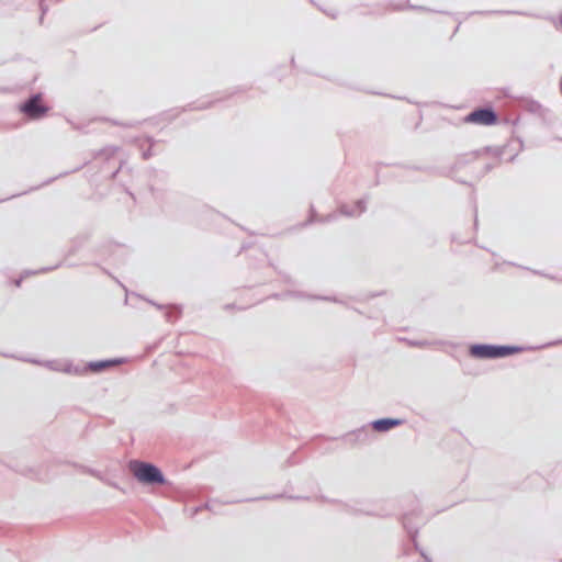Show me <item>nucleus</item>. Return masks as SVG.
Listing matches in <instances>:
<instances>
[{"label":"nucleus","mask_w":562,"mask_h":562,"mask_svg":"<svg viewBox=\"0 0 562 562\" xmlns=\"http://www.w3.org/2000/svg\"><path fill=\"white\" fill-rule=\"evenodd\" d=\"M403 423H404V420L403 419H398V418H381V419L373 420L370 424V426L375 431L385 432V431H389L390 429H392L394 427H397V426L402 425Z\"/></svg>","instance_id":"obj_7"},{"label":"nucleus","mask_w":562,"mask_h":562,"mask_svg":"<svg viewBox=\"0 0 562 562\" xmlns=\"http://www.w3.org/2000/svg\"><path fill=\"white\" fill-rule=\"evenodd\" d=\"M117 173V170H115L113 173H112V177L114 178Z\"/></svg>","instance_id":"obj_22"},{"label":"nucleus","mask_w":562,"mask_h":562,"mask_svg":"<svg viewBox=\"0 0 562 562\" xmlns=\"http://www.w3.org/2000/svg\"><path fill=\"white\" fill-rule=\"evenodd\" d=\"M540 108H541V105L538 102H535V101H532L529 104V110L532 111V112H537L538 110H540Z\"/></svg>","instance_id":"obj_11"},{"label":"nucleus","mask_w":562,"mask_h":562,"mask_svg":"<svg viewBox=\"0 0 562 562\" xmlns=\"http://www.w3.org/2000/svg\"><path fill=\"white\" fill-rule=\"evenodd\" d=\"M420 553H422V557H424V559L429 562L427 555L424 552H420Z\"/></svg>","instance_id":"obj_18"},{"label":"nucleus","mask_w":562,"mask_h":562,"mask_svg":"<svg viewBox=\"0 0 562 562\" xmlns=\"http://www.w3.org/2000/svg\"><path fill=\"white\" fill-rule=\"evenodd\" d=\"M464 168L471 178L479 179L487 173L492 169V166L488 164H481L474 155H465L458 158L450 173L457 181L461 183H468V179L458 178L456 172Z\"/></svg>","instance_id":"obj_1"},{"label":"nucleus","mask_w":562,"mask_h":562,"mask_svg":"<svg viewBox=\"0 0 562 562\" xmlns=\"http://www.w3.org/2000/svg\"><path fill=\"white\" fill-rule=\"evenodd\" d=\"M122 363V360L115 359V360H103V361H92L88 364V369L94 372H100L104 370L105 368L120 364Z\"/></svg>","instance_id":"obj_9"},{"label":"nucleus","mask_w":562,"mask_h":562,"mask_svg":"<svg viewBox=\"0 0 562 562\" xmlns=\"http://www.w3.org/2000/svg\"><path fill=\"white\" fill-rule=\"evenodd\" d=\"M177 317H178V315H175V316H173V313H172V312H170V311H168V312L166 313V318H167V321H168V322H173Z\"/></svg>","instance_id":"obj_12"},{"label":"nucleus","mask_w":562,"mask_h":562,"mask_svg":"<svg viewBox=\"0 0 562 562\" xmlns=\"http://www.w3.org/2000/svg\"><path fill=\"white\" fill-rule=\"evenodd\" d=\"M48 366H49V368H50V369H53V370H59L58 368L53 367V362H49V363H48Z\"/></svg>","instance_id":"obj_16"},{"label":"nucleus","mask_w":562,"mask_h":562,"mask_svg":"<svg viewBox=\"0 0 562 562\" xmlns=\"http://www.w3.org/2000/svg\"><path fill=\"white\" fill-rule=\"evenodd\" d=\"M151 151H150V147L147 149V150H144L142 156L144 159H148L149 157H151Z\"/></svg>","instance_id":"obj_14"},{"label":"nucleus","mask_w":562,"mask_h":562,"mask_svg":"<svg viewBox=\"0 0 562 562\" xmlns=\"http://www.w3.org/2000/svg\"><path fill=\"white\" fill-rule=\"evenodd\" d=\"M403 527L406 529V531L409 535V537L412 538L415 547L417 548V544H416L417 527L411 524V518H409L408 514H405L403 516Z\"/></svg>","instance_id":"obj_10"},{"label":"nucleus","mask_w":562,"mask_h":562,"mask_svg":"<svg viewBox=\"0 0 562 562\" xmlns=\"http://www.w3.org/2000/svg\"><path fill=\"white\" fill-rule=\"evenodd\" d=\"M366 201L364 200H358L355 204L348 205L342 204L339 207V212L346 216H359L366 211Z\"/></svg>","instance_id":"obj_8"},{"label":"nucleus","mask_w":562,"mask_h":562,"mask_svg":"<svg viewBox=\"0 0 562 562\" xmlns=\"http://www.w3.org/2000/svg\"><path fill=\"white\" fill-rule=\"evenodd\" d=\"M467 121L482 125H491L497 121V115L492 109H479L467 116Z\"/></svg>","instance_id":"obj_6"},{"label":"nucleus","mask_w":562,"mask_h":562,"mask_svg":"<svg viewBox=\"0 0 562 562\" xmlns=\"http://www.w3.org/2000/svg\"><path fill=\"white\" fill-rule=\"evenodd\" d=\"M20 284H21V279H19V280H16V281H15V285H16V286H20Z\"/></svg>","instance_id":"obj_19"},{"label":"nucleus","mask_w":562,"mask_h":562,"mask_svg":"<svg viewBox=\"0 0 562 562\" xmlns=\"http://www.w3.org/2000/svg\"><path fill=\"white\" fill-rule=\"evenodd\" d=\"M205 507L209 508L210 510H213V503H207Z\"/></svg>","instance_id":"obj_15"},{"label":"nucleus","mask_w":562,"mask_h":562,"mask_svg":"<svg viewBox=\"0 0 562 562\" xmlns=\"http://www.w3.org/2000/svg\"><path fill=\"white\" fill-rule=\"evenodd\" d=\"M372 432L369 426H362L353 431L347 432L341 437L346 445L357 446L370 441Z\"/></svg>","instance_id":"obj_5"},{"label":"nucleus","mask_w":562,"mask_h":562,"mask_svg":"<svg viewBox=\"0 0 562 562\" xmlns=\"http://www.w3.org/2000/svg\"><path fill=\"white\" fill-rule=\"evenodd\" d=\"M63 371L65 372H68V373H79V369L75 368L74 370L71 369V366H67L66 368L63 369Z\"/></svg>","instance_id":"obj_13"},{"label":"nucleus","mask_w":562,"mask_h":562,"mask_svg":"<svg viewBox=\"0 0 562 562\" xmlns=\"http://www.w3.org/2000/svg\"><path fill=\"white\" fill-rule=\"evenodd\" d=\"M49 270H50V268H44L41 271H49Z\"/></svg>","instance_id":"obj_21"},{"label":"nucleus","mask_w":562,"mask_h":562,"mask_svg":"<svg viewBox=\"0 0 562 562\" xmlns=\"http://www.w3.org/2000/svg\"><path fill=\"white\" fill-rule=\"evenodd\" d=\"M335 216H336L335 214H331L330 216H328V217L326 218V221H330V220H331V218H334Z\"/></svg>","instance_id":"obj_17"},{"label":"nucleus","mask_w":562,"mask_h":562,"mask_svg":"<svg viewBox=\"0 0 562 562\" xmlns=\"http://www.w3.org/2000/svg\"><path fill=\"white\" fill-rule=\"evenodd\" d=\"M314 221H315L314 214H312L311 222H314Z\"/></svg>","instance_id":"obj_23"},{"label":"nucleus","mask_w":562,"mask_h":562,"mask_svg":"<svg viewBox=\"0 0 562 562\" xmlns=\"http://www.w3.org/2000/svg\"><path fill=\"white\" fill-rule=\"evenodd\" d=\"M278 497H279L278 495H274V496H272L271 498H278Z\"/></svg>","instance_id":"obj_24"},{"label":"nucleus","mask_w":562,"mask_h":562,"mask_svg":"<svg viewBox=\"0 0 562 562\" xmlns=\"http://www.w3.org/2000/svg\"><path fill=\"white\" fill-rule=\"evenodd\" d=\"M521 347L497 345H473L470 348L471 356L480 359H497L521 351Z\"/></svg>","instance_id":"obj_3"},{"label":"nucleus","mask_w":562,"mask_h":562,"mask_svg":"<svg viewBox=\"0 0 562 562\" xmlns=\"http://www.w3.org/2000/svg\"><path fill=\"white\" fill-rule=\"evenodd\" d=\"M20 110L30 119H40L48 111V108L41 104L40 94H34L21 105Z\"/></svg>","instance_id":"obj_4"},{"label":"nucleus","mask_w":562,"mask_h":562,"mask_svg":"<svg viewBox=\"0 0 562 562\" xmlns=\"http://www.w3.org/2000/svg\"><path fill=\"white\" fill-rule=\"evenodd\" d=\"M130 469L137 481L144 484L162 485L166 483L165 475L154 464L143 461H131Z\"/></svg>","instance_id":"obj_2"},{"label":"nucleus","mask_w":562,"mask_h":562,"mask_svg":"<svg viewBox=\"0 0 562 562\" xmlns=\"http://www.w3.org/2000/svg\"><path fill=\"white\" fill-rule=\"evenodd\" d=\"M474 225H477V216L475 215Z\"/></svg>","instance_id":"obj_20"}]
</instances>
